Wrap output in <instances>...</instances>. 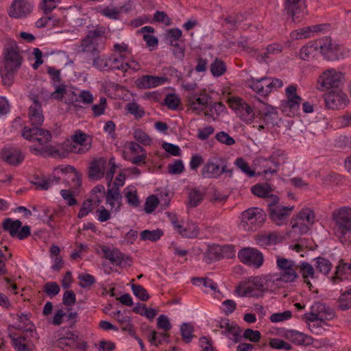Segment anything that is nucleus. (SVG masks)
Instances as JSON below:
<instances>
[{
  "instance_id": "nucleus-1",
  "label": "nucleus",
  "mask_w": 351,
  "mask_h": 351,
  "mask_svg": "<svg viewBox=\"0 0 351 351\" xmlns=\"http://www.w3.org/2000/svg\"><path fill=\"white\" fill-rule=\"evenodd\" d=\"M3 66L0 74L3 85L10 86L12 84L16 73L22 65L23 58L16 42L8 41L3 49Z\"/></svg>"
},
{
  "instance_id": "nucleus-2",
  "label": "nucleus",
  "mask_w": 351,
  "mask_h": 351,
  "mask_svg": "<svg viewBox=\"0 0 351 351\" xmlns=\"http://www.w3.org/2000/svg\"><path fill=\"white\" fill-rule=\"evenodd\" d=\"M22 136L29 141H37L41 147L31 146L29 150L33 154H43L44 153L53 157H62L60 151L47 144L51 141L52 136L50 132L40 127L29 128L25 126L23 128Z\"/></svg>"
},
{
  "instance_id": "nucleus-3",
  "label": "nucleus",
  "mask_w": 351,
  "mask_h": 351,
  "mask_svg": "<svg viewBox=\"0 0 351 351\" xmlns=\"http://www.w3.org/2000/svg\"><path fill=\"white\" fill-rule=\"evenodd\" d=\"M106 34V28L101 26L89 30L86 36L81 40L78 46L79 51L92 55L100 53L105 47Z\"/></svg>"
},
{
  "instance_id": "nucleus-4",
  "label": "nucleus",
  "mask_w": 351,
  "mask_h": 351,
  "mask_svg": "<svg viewBox=\"0 0 351 351\" xmlns=\"http://www.w3.org/2000/svg\"><path fill=\"white\" fill-rule=\"evenodd\" d=\"M276 264L280 270L279 274L265 276L266 281H282L290 283L298 278L299 276L297 273L298 265L293 261L285 258H278Z\"/></svg>"
},
{
  "instance_id": "nucleus-5",
  "label": "nucleus",
  "mask_w": 351,
  "mask_h": 351,
  "mask_svg": "<svg viewBox=\"0 0 351 351\" xmlns=\"http://www.w3.org/2000/svg\"><path fill=\"white\" fill-rule=\"evenodd\" d=\"M229 162L227 158L222 156H213L209 158L204 165L201 174L203 178L208 179H218L223 173H228L231 178L233 170L228 168Z\"/></svg>"
},
{
  "instance_id": "nucleus-6",
  "label": "nucleus",
  "mask_w": 351,
  "mask_h": 351,
  "mask_svg": "<svg viewBox=\"0 0 351 351\" xmlns=\"http://www.w3.org/2000/svg\"><path fill=\"white\" fill-rule=\"evenodd\" d=\"M265 212L258 207L245 210L241 215L239 227L245 231L254 232L260 228L266 219Z\"/></svg>"
},
{
  "instance_id": "nucleus-7",
  "label": "nucleus",
  "mask_w": 351,
  "mask_h": 351,
  "mask_svg": "<svg viewBox=\"0 0 351 351\" xmlns=\"http://www.w3.org/2000/svg\"><path fill=\"white\" fill-rule=\"evenodd\" d=\"M335 221V232L341 242L347 234L351 232V208L343 207L335 210L332 213Z\"/></svg>"
},
{
  "instance_id": "nucleus-8",
  "label": "nucleus",
  "mask_w": 351,
  "mask_h": 351,
  "mask_svg": "<svg viewBox=\"0 0 351 351\" xmlns=\"http://www.w3.org/2000/svg\"><path fill=\"white\" fill-rule=\"evenodd\" d=\"M344 80V74L333 69L324 71L318 77L317 89L325 91L330 88L338 89Z\"/></svg>"
},
{
  "instance_id": "nucleus-9",
  "label": "nucleus",
  "mask_w": 351,
  "mask_h": 351,
  "mask_svg": "<svg viewBox=\"0 0 351 351\" xmlns=\"http://www.w3.org/2000/svg\"><path fill=\"white\" fill-rule=\"evenodd\" d=\"M319 53L328 61H335L340 58L339 45L330 37H323L317 40Z\"/></svg>"
},
{
  "instance_id": "nucleus-10",
  "label": "nucleus",
  "mask_w": 351,
  "mask_h": 351,
  "mask_svg": "<svg viewBox=\"0 0 351 351\" xmlns=\"http://www.w3.org/2000/svg\"><path fill=\"white\" fill-rule=\"evenodd\" d=\"M238 257L243 263L255 268L261 267L264 261L263 254L252 247L241 249L238 253Z\"/></svg>"
},
{
  "instance_id": "nucleus-11",
  "label": "nucleus",
  "mask_w": 351,
  "mask_h": 351,
  "mask_svg": "<svg viewBox=\"0 0 351 351\" xmlns=\"http://www.w3.org/2000/svg\"><path fill=\"white\" fill-rule=\"evenodd\" d=\"M284 14L292 18L293 21H300L306 13L304 0H285Z\"/></svg>"
},
{
  "instance_id": "nucleus-12",
  "label": "nucleus",
  "mask_w": 351,
  "mask_h": 351,
  "mask_svg": "<svg viewBox=\"0 0 351 351\" xmlns=\"http://www.w3.org/2000/svg\"><path fill=\"white\" fill-rule=\"evenodd\" d=\"M29 99L32 104L28 108L29 121L32 127H40L44 122V115L43 108L38 97L36 95H31Z\"/></svg>"
},
{
  "instance_id": "nucleus-13",
  "label": "nucleus",
  "mask_w": 351,
  "mask_h": 351,
  "mask_svg": "<svg viewBox=\"0 0 351 351\" xmlns=\"http://www.w3.org/2000/svg\"><path fill=\"white\" fill-rule=\"evenodd\" d=\"M326 106L330 109L344 107L348 102V96L341 90H332L324 95Z\"/></svg>"
},
{
  "instance_id": "nucleus-14",
  "label": "nucleus",
  "mask_w": 351,
  "mask_h": 351,
  "mask_svg": "<svg viewBox=\"0 0 351 351\" xmlns=\"http://www.w3.org/2000/svg\"><path fill=\"white\" fill-rule=\"evenodd\" d=\"M297 88L295 86H289L286 88L287 100L282 104L283 110L286 111L289 109L292 115H294L300 109V104L302 98L296 93Z\"/></svg>"
},
{
  "instance_id": "nucleus-15",
  "label": "nucleus",
  "mask_w": 351,
  "mask_h": 351,
  "mask_svg": "<svg viewBox=\"0 0 351 351\" xmlns=\"http://www.w3.org/2000/svg\"><path fill=\"white\" fill-rule=\"evenodd\" d=\"M32 9V4L26 0H14L9 10V15L11 17L21 18L30 13Z\"/></svg>"
},
{
  "instance_id": "nucleus-16",
  "label": "nucleus",
  "mask_w": 351,
  "mask_h": 351,
  "mask_svg": "<svg viewBox=\"0 0 351 351\" xmlns=\"http://www.w3.org/2000/svg\"><path fill=\"white\" fill-rule=\"evenodd\" d=\"M167 80V77L154 75H143L136 80V86L141 89L155 88L164 84Z\"/></svg>"
},
{
  "instance_id": "nucleus-17",
  "label": "nucleus",
  "mask_w": 351,
  "mask_h": 351,
  "mask_svg": "<svg viewBox=\"0 0 351 351\" xmlns=\"http://www.w3.org/2000/svg\"><path fill=\"white\" fill-rule=\"evenodd\" d=\"M293 206H284L280 205L278 207L272 208L269 211V218L278 226L283 223V221L286 219L293 210Z\"/></svg>"
},
{
  "instance_id": "nucleus-18",
  "label": "nucleus",
  "mask_w": 351,
  "mask_h": 351,
  "mask_svg": "<svg viewBox=\"0 0 351 351\" xmlns=\"http://www.w3.org/2000/svg\"><path fill=\"white\" fill-rule=\"evenodd\" d=\"M106 165V160L104 158L93 160L89 167V178L93 180H97L103 178Z\"/></svg>"
},
{
  "instance_id": "nucleus-19",
  "label": "nucleus",
  "mask_w": 351,
  "mask_h": 351,
  "mask_svg": "<svg viewBox=\"0 0 351 351\" xmlns=\"http://www.w3.org/2000/svg\"><path fill=\"white\" fill-rule=\"evenodd\" d=\"M1 158L12 165H18L23 160V156L20 150L15 148H4L1 152Z\"/></svg>"
},
{
  "instance_id": "nucleus-20",
  "label": "nucleus",
  "mask_w": 351,
  "mask_h": 351,
  "mask_svg": "<svg viewBox=\"0 0 351 351\" xmlns=\"http://www.w3.org/2000/svg\"><path fill=\"white\" fill-rule=\"evenodd\" d=\"M287 156L284 151L277 149L272 152L271 156L269 158V160L274 164L276 169H272L271 167L267 168L264 170L263 173L267 174L268 173H275L277 172V168L284 164L287 162Z\"/></svg>"
},
{
  "instance_id": "nucleus-21",
  "label": "nucleus",
  "mask_w": 351,
  "mask_h": 351,
  "mask_svg": "<svg viewBox=\"0 0 351 351\" xmlns=\"http://www.w3.org/2000/svg\"><path fill=\"white\" fill-rule=\"evenodd\" d=\"M337 280H351V263H339L336 267L335 275L332 278L334 283H336Z\"/></svg>"
},
{
  "instance_id": "nucleus-22",
  "label": "nucleus",
  "mask_w": 351,
  "mask_h": 351,
  "mask_svg": "<svg viewBox=\"0 0 351 351\" xmlns=\"http://www.w3.org/2000/svg\"><path fill=\"white\" fill-rule=\"evenodd\" d=\"M101 251L104 254V256L106 259L115 265H120L123 261L122 253L118 249L110 250L107 246H103Z\"/></svg>"
},
{
  "instance_id": "nucleus-23",
  "label": "nucleus",
  "mask_w": 351,
  "mask_h": 351,
  "mask_svg": "<svg viewBox=\"0 0 351 351\" xmlns=\"http://www.w3.org/2000/svg\"><path fill=\"white\" fill-rule=\"evenodd\" d=\"M286 337L291 341L298 345H308L311 342V338L309 336L293 330H288L286 333Z\"/></svg>"
},
{
  "instance_id": "nucleus-24",
  "label": "nucleus",
  "mask_w": 351,
  "mask_h": 351,
  "mask_svg": "<svg viewBox=\"0 0 351 351\" xmlns=\"http://www.w3.org/2000/svg\"><path fill=\"white\" fill-rule=\"evenodd\" d=\"M242 330L239 326L234 324H226V330H222L221 334L226 335L234 343L241 341Z\"/></svg>"
},
{
  "instance_id": "nucleus-25",
  "label": "nucleus",
  "mask_w": 351,
  "mask_h": 351,
  "mask_svg": "<svg viewBox=\"0 0 351 351\" xmlns=\"http://www.w3.org/2000/svg\"><path fill=\"white\" fill-rule=\"evenodd\" d=\"M298 269H299L300 272L302 276L304 282L311 288L312 287V284L309 280V278H314L315 269L313 267L308 263L303 262L300 265H298Z\"/></svg>"
},
{
  "instance_id": "nucleus-26",
  "label": "nucleus",
  "mask_w": 351,
  "mask_h": 351,
  "mask_svg": "<svg viewBox=\"0 0 351 351\" xmlns=\"http://www.w3.org/2000/svg\"><path fill=\"white\" fill-rule=\"evenodd\" d=\"M322 25H315L300 29L297 31L293 32L291 33V36L295 39L308 38L311 36L312 33L320 32L322 29Z\"/></svg>"
},
{
  "instance_id": "nucleus-27",
  "label": "nucleus",
  "mask_w": 351,
  "mask_h": 351,
  "mask_svg": "<svg viewBox=\"0 0 351 351\" xmlns=\"http://www.w3.org/2000/svg\"><path fill=\"white\" fill-rule=\"evenodd\" d=\"M177 232L183 237L196 238L199 234V228L195 223H188L186 227L182 225L176 226Z\"/></svg>"
},
{
  "instance_id": "nucleus-28",
  "label": "nucleus",
  "mask_w": 351,
  "mask_h": 351,
  "mask_svg": "<svg viewBox=\"0 0 351 351\" xmlns=\"http://www.w3.org/2000/svg\"><path fill=\"white\" fill-rule=\"evenodd\" d=\"M121 198L122 197L118 187L109 189L106 195V204H109L112 208L114 207L115 202H118V206L115 209L116 212H117L120 208Z\"/></svg>"
},
{
  "instance_id": "nucleus-29",
  "label": "nucleus",
  "mask_w": 351,
  "mask_h": 351,
  "mask_svg": "<svg viewBox=\"0 0 351 351\" xmlns=\"http://www.w3.org/2000/svg\"><path fill=\"white\" fill-rule=\"evenodd\" d=\"M88 136L81 130L76 131L75 134L73 136V141L83 147H80L76 152L78 154H82L86 152L90 147V143H86Z\"/></svg>"
},
{
  "instance_id": "nucleus-30",
  "label": "nucleus",
  "mask_w": 351,
  "mask_h": 351,
  "mask_svg": "<svg viewBox=\"0 0 351 351\" xmlns=\"http://www.w3.org/2000/svg\"><path fill=\"white\" fill-rule=\"evenodd\" d=\"M316 44L317 40L303 46L300 50V58L305 60L313 58L316 53L319 51L318 46Z\"/></svg>"
},
{
  "instance_id": "nucleus-31",
  "label": "nucleus",
  "mask_w": 351,
  "mask_h": 351,
  "mask_svg": "<svg viewBox=\"0 0 351 351\" xmlns=\"http://www.w3.org/2000/svg\"><path fill=\"white\" fill-rule=\"evenodd\" d=\"M22 223L19 220H12L11 218H6L2 223V228L5 231L9 232L11 237L16 236L17 232L21 228Z\"/></svg>"
},
{
  "instance_id": "nucleus-32",
  "label": "nucleus",
  "mask_w": 351,
  "mask_h": 351,
  "mask_svg": "<svg viewBox=\"0 0 351 351\" xmlns=\"http://www.w3.org/2000/svg\"><path fill=\"white\" fill-rule=\"evenodd\" d=\"M96 55L97 56L93 60V65L99 71L110 70V67L112 66V65H110L109 64L112 59L111 57L106 55Z\"/></svg>"
},
{
  "instance_id": "nucleus-33",
  "label": "nucleus",
  "mask_w": 351,
  "mask_h": 351,
  "mask_svg": "<svg viewBox=\"0 0 351 351\" xmlns=\"http://www.w3.org/2000/svg\"><path fill=\"white\" fill-rule=\"evenodd\" d=\"M59 180L60 178L56 177L46 180L36 176L34 178V180L31 181V183L33 184L37 189L47 190L53 184V182L56 184L58 183Z\"/></svg>"
},
{
  "instance_id": "nucleus-34",
  "label": "nucleus",
  "mask_w": 351,
  "mask_h": 351,
  "mask_svg": "<svg viewBox=\"0 0 351 351\" xmlns=\"http://www.w3.org/2000/svg\"><path fill=\"white\" fill-rule=\"evenodd\" d=\"M237 114L242 121L247 124L252 123L255 117L252 108L247 103L241 106V110L237 111Z\"/></svg>"
},
{
  "instance_id": "nucleus-35",
  "label": "nucleus",
  "mask_w": 351,
  "mask_h": 351,
  "mask_svg": "<svg viewBox=\"0 0 351 351\" xmlns=\"http://www.w3.org/2000/svg\"><path fill=\"white\" fill-rule=\"evenodd\" d=\"M204 194L196 189L191 190L188 195V205L191 208L197 206L203 200Z\"/></svg>"
},
{
  "instance_id": "nucleus-36",
  "label": "nucleus",
  "mask_w": 351,
  "mask_h": 351,
  "mask_svg": "<svg viewBox=\"0 0 351 351\" xmlns=\"http://www.w3.org/2000/svg\"><path fill=\"white\" fill-rule=\"evenodd\" d=\"M163 232L160 229H156L154 230H145L141 232V240H149L152 242L157 241L162 236Z\"/></svg>"
},
{
  "instance_id": "nucleus-37",
  "label": "nucleus",
  "mask_w": 351,
  "mask_h": 351,
  "mask_svg": "<svg viewBox=\"0 0 351 351\" xmlns=\"http://www.w3.org/2000/svg\"><path fill=\"white\" fill-rule=\"evenodd\" d=\"M251 191L254 195L265 198L266 197H269V194L271 192V188L267 184H258L253 186Z\"/></svg>"
},
{
  "instance_id": "nucleus-38",
  "label": "nucleus",
  "mask_w": 351,
  "mask_h": 351,
  "mask_svg": "<svg viewBox=\"0 0 351 351\" xmlns=\"http://www.w3.org/2000/svg\"><path fill=\"white\" fill-rule=\"evenodd\" d=\"M255 290L256 289L252 284L249 285L244 284L239 285L236 288V293L241 297H253L258 295V294L255 293Z\"/></svg>"
},
{
  "instance_id": "nucleus-39",
  "label": "nucleus",
  "mask_w": 351,
  "mask_h": 351,
  "mask_svg": "<svg viewBox=\"0 0 351 351\" xmlns=\"http://www.w3.org/2000/svg\"><path fill=\"white\" fill-rule=\"evenodd\" d=\"M296 217H298V220H302L307 224L313 225L315 221V213L310 208H303Z\"/></svg>"
},
{
  "instance_id": "nucleus-40",
  "label": "nucleus",
  "mask_w": 351,
  "mask_h": 351,
  "mask_svg": "<svg viewBox=\"0 0 351 351\" xmlns=\"http://www.w3.org/2000/svg\"><path fill=\"white\" fill-rule=\"evenodd\" d=\"M226 71V67L224 62L216 58L215 61L210 64V72L215 77L221 76Z\"/></svg>"
},
{
  "instance_id": "nucleus-41",
  "label": "nucleus",
  "mask_w": 351,
  "mask_h": 351,
  "mask_svg": "<svg viewBox=\"0 0 351 351\" xmlns=\"http://www.w3.org/2000/svg\"><path fill=\"white\" fill-rule=\"evenodd\" d=\"M169 335L167 333L158 332L155 330H152L148 340L152 345L158 346L163 341H167Z\"/></svg>"
},
{
  "instance_id": "nucleus-42",
  "label": "nucleus",
  "mask_w": 351,
  "mask_h": 351,
  "mask_svg": "<svg viewBox=\"0 0 351 351\" xmlns=\"http://www.w3.org/2000/svg\"><path fill=\"white\" fill-rule=\"evenodd\" d=\"M315 267L319 272L324 274H328L332 267V264L330 261L323 257H317L315 258Z\"/></svg>"
},
{
  "instance_id": "nucleus-43",
  "label": "nucleus",
  "mask_w": 351,
  "mask_h": 351,
  "mask_svg": "<svg viewBox=\"0 0 351 351\" xmlns=\"http://www.w3.org/2000/svg\"><path fill=\"white\" fill-rule=\"evenodd\" d=\"M291 226L295 232L304 234L308 231L310 224H307L302 220H298V217H296L291 221Z\"/></svg>"
},
{
  "instance_id": "nucleus-44",
  "label": "nucleus",
  "mask_w": 351,
  "mask_h": 351,
  "mask_svg": "<svg viewBox=\"0 0 351 351\" xmlns=\"http://www.w3.org/2000/svg\"><path fill=\"white\" fill-rule=\"evenodd\" d=\"M19 324L16 327V329L31 332L33 330L34 324L29 319L27 315L21 314L19 315Z\"/></svg>"
},
{
  "instance_id": "nucleus-45",
  "label": "nucleus",
  "mask_w": 351,
  "mask_h": 351,
  "mask_svg": "<svg viewBox=\"0 0 351 351\" xmlns=\"http://www.w3.org/2000/svg\"><path fill=\"white\" fill-rule=\"evenodd\" d=\"M132 290L134 295L141 301H147L149 298V293L141 285L132 284Z\"/></svg>"
},
{
  "instance_id": "nucleus-46",
  "label": "nucleus",
  "mask_w": 351,
  "mask_h": 351,
  "mask_svg": "<svg viewBox=\"0 0 351 351\" xmlns=\"http://www.w3.org/2000/svg\"><path fill=\"white\" fill-rule=\"evenodd\" d=\"M193 327L189 324L184 323L180 326V332L182 335V337L183 340L186 343L191 342L192 338L193 337Z\"/></svg>"
},
{
  "instance_id": "nucleus-47",
  "label": "nucleus",
  "mask_w": 351,
  "mask_h": 351,
  "mask_svg": "<svg viewBox=\"0 0 351 351\" xmlns=\"http://www.w3.org/2000/svg\"><path fill=\"white\" fill-rule=\"evenodd\" d=\"M160 201L156 195L149 196L145 203V211L146 213H152L159 204Z\"/></svg>"
},
{
  "instance_id": "nucleus-48",
  "label": "nucleus",
  "mask_w": 351,
  "mask_h": 351,
  "mask_svg": "<svg viewBox=\"0 0 351 351\" xmlns=\"http://www.w3.org/2000/svg\"><path fill=\"white\" fill-rule=\"evenodd\" d=\"M269 346L274 349L290 350H291V346L287 341L280 339L278 338L270 339Z\"/></svg>"
},
{
  "instance_id": "nucleus-49",
  "label": "nucleus",
  "mask_w": 351,
  "mask_h": 351,
  "mask_svg": "<svg viewBox=\"0 0 351 351\" xmlns=\"http://www.w3.org/2000/svg\"><path fill=\"white\" fill-rule=\"evenodd\" d=\"M61 0H42L41 9L45 15L51 13L60 3Z\"/></svg>"
},
{
  "instance_id": "nucleus-50",
  "label": "nucleus",
  "mask_w": 351,
  "mask_h": 351,
  "mask_svg": "<svg viewBox=\"0 0 351 351\" xmlns=\"http://www.w3.org/2000/svg\"><path fill=\"white\" fill-rule=\"evenodd\" d=\"M242 337L249 340L251 342L257 343L260 341L261 338V335L258 330H254L251 328H247L244 331Z\"/></svg>"
},
{
  "instance_id": "nucleus-51",
  "label": "nucleus",
  "mask_w": 351,
  "mask_h": 351,
  "mask_svg": "<svg viewBox=\"0 0 351 351\" xmlns=\"http://www.w3.org/2000/svg\"><path fill=\"white\" fill-rule=\"evenodd\" d=\"M134 137L137 142L144 145H150L152 141L149 136L141 129H138L134 131Z\"/></svg>"
},
{
  "instance_id": "nucleus-52",
  "label": "nucleus",
  "mask_w": 351,
  "mask_h": 351,
  "mask_svg": "<svg viewBox=\"0 0 351 351\" xmlns=\"http://www.w3.org/2000/svg\"><path fill=\"white\" fill-rule=\"evenodd\" d=\"M234 164L245 173H246L249 177H253L255 175V172L253 170L250 169L248 163L243 158H238Z\"/></svg>"
},
{
  "instance_id": "nucleus-53",
  "label": "nucleus",
  "mask_w": 351,
  "mask_h": 351,
  "mask_svg": "<svg viewBox=\"0 0 351 351\" xmlns=\"http://www.w3.org/2000/svg\"><path fill=\"white\" fill-rule=\"evenodd\" d=\"M12 339V345L17 351H30L27 348L24 341L25 340L24 337L20 336L18 337L10 336Z\"/></svg>"
},
{
  "instance_id": "nucleus-54",
  "label": "nucleus",
  "mask_w": 351,
  "mask_h": 351,
  "mask_svg": "<svg viewBox=\"0 0 351 351\" xmlns=\"http://www.w3.org/2000/svg\"><path fill=\"white\" fill-rule=\"evenodd\" d=\"M60 290L59 285L55 282H47L44 285L43 291L51 298L58 295Z\"/></svg>"
},
{
  "instance_id": "nucleus-55",
  "label": "nucleus",
  "mask_w": 351,
  "mask_h": 351,
  "mask_svg": "<svg viewBox=\"0 0 351 351\" xmlns=\"http://www.w3.org/2000/svg\"><path fill=\"white\" fill-rule=\"evenodd\" d=\"M180 101L178 97L175 94H168L165 99V105L171 110L178 108Z\"/></svg>"
},
{
  "instance_id": "nucleus-56",
  "label": "nucleus",
  "mask_w": 351,
  "mask_h": 351,
  "mask_svg": "<svg viewBox=\"0 0 351 351\" xmlns=\"http://www.w3.org/2000/svg\"><path fill=\"white\" fill-rule=\"evenodd\" d=\"M260 114L261 118H263L265 121H267V119H274L277 115V111L276 108L269 105H265V108L260 111Z\"/></svg>"
},
{
  "instance_id": "nucleus-57",
  "label": "nucleus",
  "mask_w": 351,
  "mask_h": 351,
  "mask_svg": "<svg viewBox=\"0 0 351 351\" xmlns=\"http://www.w3.org/2000/svg\"><path fill=\"white\" fill-rule=\"evenodd\" d=\"M80 286L82 288H89L95 283V278L93 276L85 274L79 276Z\"/></svg>"
},
{
  "instance_id": "nucleus-58",
  "label": "nucleus",
  "mask_w": 351,
  "mask_h": 351,
  "mask_svg": "<svg viewBox=\"0 0 351 351\" xmlns=\"http://www.w3.org/2000/svg\"><path fill=\"white\" fill-rule=\"evenodd\" d=\"M93 210V199H88L85 200L82 206V207L80 209L79 213H78V218L82 219L86 216L90 212H91Z\"/></svg>"
},
{
  "instance_id": "nucleus-59",
  "label": "nucleus",
  "mask_w": 351,
  "mask_h": 351,
  "mask_svg": "<svg viewBox=\"0 0 351 351\" xmlns=\"http://www.w3.org/2000/svg\"><path fill=\"white\" fill-rule=\"evenodd\" d=\"M348 291L343 293L339 299V308L341 310L345 311L351 307V298L348 295Z\"/></svg>"
},
{
  "instance_id": "nucleus-60",
  "label": "nucleus",
  "mask_w": 351,
  "mask_h": 351,
  "mask_svg": "<svg viewBox=\"0 0 351 351\" xmlns=\"http://www.w3.org/2000/svg\"><path fill=\"white\" fill-rule=\"evenodd\" d=\"M58 22V21L55 19L53 16H45L40 18L36 22V25L38 28H43V27H46L47 25H49L50 23H51V25L52 26H54L57 24Z\"/></svg>"
},
{
  "instance_id": "nucleus-61",
  "label": "nucleus",
  "mask_w": 351,
  "mask_h": 351,
  "mask_svg": "<svg viewBox=\"0 0 351 351\" xmlns=\"http://www.w3.org/2000/svg\"><path fill=\"white\" fill-rule=\"evenodd\" d=\"M248 86L252 88L254 91L258 93L259 95L264 96V88L261 83L260 79H255L254 77L248 80Z\"/></svg>"
},
{
  "instance_id": "nucleus-62",
  "label": "nucleus",
  "mask_w": 351,
  "mask_h": 351,
  "mask_svg": "<svg viewBox=\"0 0 351 351\" xmlns=\"http://www.w3.org/2000/svg\"><path fill=\"white\" fill-rule=\"evenodd\" d=\"M215 138L221 143L229 146L232 145L235 143L234 139L232 138L227 132H218L215 136Z\"/></svg>"
},
{
  "instance_id": "nucleus-63",
  "label": "nucleus",
  "mask_w": 351,
  "mask_h": 351,
  "mask_svg": "<svg viewBox=\"0 0 351 351\" xmlns=\"http://www.w3.org/2000/svg\"><path fill=\"white\" fill-rule=\"evenodd\" d=\"M292 317V313L290 311H285L283 313H273L270 317L271 322H280L290 319Z\"/></svg>"
},
{
  "instance_id": "nucleus-64",
  "label": "nucleus",
  "mask_w": 351,
  "mask_h": 351,
  "mask_svg": "<svg viewBox=\"0 0 351 351\" xmlns=\"http://www.w3.org/2000/svg\"><path fill=\"white\" fill-rule=\"evenodd\" d=\"M168 171L171 174H180L184 171V165L180 160H176L173 163L168 165Z\"/></svg>"
}]
</instances>
